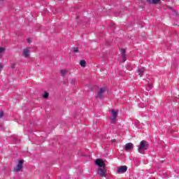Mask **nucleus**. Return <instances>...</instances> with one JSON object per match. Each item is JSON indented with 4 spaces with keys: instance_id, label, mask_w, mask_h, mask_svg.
<instances>
[{
    "instance_id": "9",
    "label": "nucleus",
    "mask_w": 179,
    "mask_h": 179,
    "mask_svg": "<svg viewBox=\"0 0 179 179\" xmlns=\"http://www.w3.org/2000/svg\"><path fill=\"white\" fill-rule=\"evenodd\" d=\"M106 87H102L99 90V91L98 92V94H97V97H103L104 93H106Z\"/></svg>"
},
{
    "instance_id": "15",
    "label": "nucleus",
    "mask_w": 179,
    "mask_h": 179,
    "mask_svg": "<svg viewBox=\"0 0 179 179\" xmlns=\"http://www.w3.org/2000/svg\"><path fill=\"white\" fill-rule=\"evenodd\" d=\"M71 83V85H75V83H76V78H72Z\"/></svg>"
},
{
    "instance_id": "17",
    "label": "nucleus",
    "mask_w": 179,
    "mask_h": 179,
    "mask_svg": "<svg viewBox=\"0 0 179 179\" xmlns=\"http://www.w3.org/2000/svg\"><path fill=\"white\" fill-rule=\"evenodd\" d=\"M152 3H159V0H152Z\"/></svg>"
},
{
    "instance_id": "14",
    "label": "nucleus",
    "mask_w": 179,
    "mask_h": 179,
    "mask_svg": "<svg viewBox=\"0 0 179 179\" xmlns=\"http://www.w3.org/2000/svg\"><path fill=\"white\" fill-rule=\"evenodd\" d=\"M68 71H66V70H61V73L62 76H64L65 75H66Z\"/></svg>"
},
{
    "instance_id": "13",
    "label": "nucleus",
    "mask_w": 179,
    "mask_h": 179,
    "mask_svg": "<svg viewBox=\"0 0 179 179\" xmlns=\"http://www.w3.org/2000/svg\"><path fill=\"white\" fill-rule=\"evenodd\" d=\"M80 65H81V66H82L83 68H85V66H86V61H85V60H81V61L80 62Z\"/></svg>"
},
{
    "instance_id": "1",
    "label": "nucleus",
    "mask_w": 179,
    "mask_h": 179,
    "mask_svg": "<svg viewBox=\"0 0 179 179\" xmlns=\"http://www.w3.org/2000/svg\"><path fill=\"white\" fill-rule=\"evenodd\" d=\"M148 147H149V143L146 141L143 140L140 143V145L138 146V153H141V155H143L145 153V150H148Z\"/></svg>"
},
{
    "instance_id": "19",
    "label": "nucleus",
    "mask_w": 179,
    "mask_h": 179,
    "mask_svg": "<svg viewBox=\"0 0 179 179\" xmlns=\"http://www.w3.org/2000/svg\"><path fill=\"white\" fill-rule=\"evenodd\" d=\"M1 69H3V64L2 63H0V72Z\"/></svg>"
},
{
    "instance_id": "7",
    "label": "nucleus",
    "mask_w": 179,
    "mask_h": 179,
    "mask_svg": "<svg viewBox=\"0 0 179 179\" xmlns=\"http://www.w3.org/2000/svg\"><path fill=\"white\" fill-rule=\"evenodd\" d=\"M98 174L101 176V177H106V169L105 167L103 168H99L98 169Z\"/></svg>"
},
{
    "instance_id": "8",
    "label": "nucleus",
    "mask_w": 179,
    "mask_h": 179,
    "mask_svg": "<svg viewBox=\"0 0 179 179\" xmlns=\"http://www.w3.org/2000/svg\"><path fill=\"white\" fill-rule=\"evenodd\" d=\"M134 149V144L132 143H127L124 146V150L128 152V150H132Z\"/></svg>"
},
{
    "instance_id": "12",
    "label": "nucleus",
    "mask_w": 179,
    "mask_h": 179,
    "mask_svg": "<svg viewBox=\"0 0 179 179\" xmlns=\"http://www.w3.org/2000/svg\"><path fill=\"white\" fill-rule=\"evenodd\" d=\"M6 51V49L3 47L0 48V58H2V56L3 55V52Z\"/></svg>"
},
{
    "instance_id": "11",
    "label": "nucleus",
    "mask_w": 179,
    "mask_h": 179,
    "mask_svg": "<svg viewBox=\"0 0 179 179\" xmlns=\"http://www.w3.org/2000/svg\"><path fill=\"white\" fill-rule=\"evenodd\" d=\"M139 76H142L145 72V68H138L137 70Z\"/></svg>"
},
{
    "instance_id": "2",
    "label": "nucleus",
    "mask_w": 179,
    "mask_h": 179,
    "mask_svg": "<svg viewBox=\"0 0 179 179\" xmlns=\"http://www.w3.org/2000/svg\"><path fill=\"white\" fill-rule=\"evenodd\" d=\"M95 164L99 167V169H103L106 167V163H104V161L101 159H97L95 161Z\"/></svg>"
},
{
    "instance_id": "6",
    "label": "nucleus",
    "mask_w": 179,
    "mask_h": 179,
    "mask_svg": "<svg viewBox=\"0 0 179 179\" xmlns=\"http://www.w3.org/2000/svg\"><path fill=\"white\" fill-rule=\"evenodd\" d=\"M127 170H128V167H127V166H122L117 168V173L122 174L124 173H126Z\"/></svg>"
},
{
    "instance_id": "22",
    "label": "nucleus",
    "mask_w": 179,
    "mask_h": 179,
    "mask_svg": "<svg viewBox=\"0 0 179 179\" xmlns=\"http://www.w3.org/2000/svg\"><path fill=\"white\" fill-rule=\"evenodd\" d=\"M15 66H16V64H13V65L11 66V68L13 69V68H15Z\"/></svg>"
},
{
    "instance_id": "20",
    "label": "nucleus",
    "mask_w": 179,
    "mask_h": 179,
    "mask_svg": "<svg viewBox=\"0 0 179 179\" xmlns=\"http://www.w3.org/2000/svg\"><path fill=\"white\" fill-rule=\"evenodd\" d=\"M27 43H29V44H30V43H31V38H29L27 39Z\"/></svg>"
},
{
    "instance_id": "18",
    "label": "nucleus",
    "mask_w": 179,
    "mask_h": 179,
    "mask_svg": "<svg viewBox=\"0 0 179 179\" xmlns=\"http://www.w3.org/2000/svg\"><path fill=\"white\" fill-rule=\"evenodd\" d=\"M79 51V48H73V52H78Z\"/></svg>"
},
{
    "instance_id": "4",
    "label": "nucleus",
    "mask_w": 179,
    "mask_h": 179,
    "mask_svg": "<svg viewBox=\"0 0 179 179\" xmlns=\"http://www.w3.org/2000/svg\"><path fill=\"white\" fill-rule=\"evenodd\" d=\"M22 55L24 57V58H29L30 57V48H24L22 50Z\"/></svg>"
},
{
    "instance_id": "10",
    "label": "nucleus",
    "mask_w": 179,
    "mask_h": 179,
    "mask_svg": "<svg viewBox=\"0 0 179 179\" xmlns=\"http://www.w3.org/2000/svg\"><path fill=\"white\" fill-rule=\"evenodd\" d=\"M126 52H127V50L125 49L121 50V55H122V58L124 62H125V59H127Z\"/></svg>"
},
{
    "instance_id": "23",
    "label": "nucleus",
    "mask_w": 179,
    "mask_h": 179,
    "mask_svg": "<svg viewBox=\"0 0 179 179\" xmlns=\"http://www.w3.org/2000/svg\"><path fill=\"white\" fill-rule=\"evenodd\" d=\"M0 1H3V0H0Z\"/></svg>"
},
{
    "instance_id": "5",
    "label": "nucleus",
    "mask_w": 179,
    "mask_h": 179,
    "mask_svg": "<svg viewBox=\"0 0 179 179\" xmlns=\"http://www.w3.org/2000/svg\"><path fill=\"white\" fill-rule=\"evenodd\" d=\"M111 113H112L113 117H110V120L113 122H115V118H117V117H118V111L113 109L111 110Z\"/></svg>"
},
{
    "instance_id": "21",
    "label": "nucleus",
    "mask_w": 179,
    "mask_h": 179,
    "mask_svg": "<svg viewBox=\"0 0 179 179\" xmlns=\"http://www.w3.org/2000/svg\"><path fill=\"white\" fill-rule=\"evenodd\" d=\"M3 117V112L0 113V118H2Z\"/></svg>"
},
{
    "instance_id": "16",
    "label": "nucleus",
    "mask_w": 179,
    "mask_h": 179,
    "mask_svg": "<svg viewBox=\"0 0 179 179\" xmlns=\"http://www.w3.org/2000/svg\"><path fill=\"white\" fill-rule=\"evenodd\" d=\"M43 99H48V92H45L43 94Z\"/></svg>"
},
{
    "instance_id": "3",
    "label": "nucleus",
    "mask_w": 179,
    "mask_h": 179,
    "mask_svg": "<svg viewBox=\"0 0 179 179\" xmlns=\"http://www.w3.org/2000/svg\"><path fill=\"white\" fill-rule=\"evenodd\" d=\"M23 163H24L23 160H20L18 162V164L14 168V171H16V172L20 171V170L23 169Z\"/></svg>"
}]
</instances>
